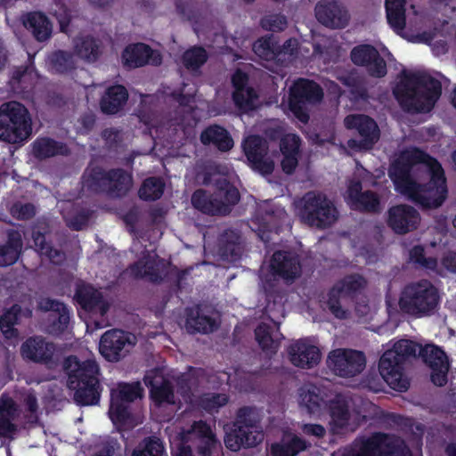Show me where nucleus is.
I'll list each match as a JSON object with an SVG mask.
<instances>
[{
	"mask_svg": "<svg viewBox=\"0 0 456 456\" xmlns=\"http://www.w3.org/2000/svg\"><path fill=\"white\" fill-rule=\"evenodd\" d=\"M393 94L405 112L428 113L441 96L442 84L426 72L403 71Z\"/></svg>",
	"mask_w": 456,
	"mask_h": 456,
	"instance_id": "f257e3e1",
	"label": "nucleus"
},
{
	"mask_svg": "<svg viewBox=\"0 0 456 456\" xmlns=\"http://www.w3.org/2000/svg\"><path fill=\"white\" fill-rule=\"evenodd\" d=\"M63 369L68 375L67 386L74 390V400L82 405L98 403L99 367L94 360L80 362L77 356L70 355L63 362Z\"/></svg>",
	"mask_w": 456,
	"mask_h": 456,
	"instance_id": "f03ea898",
	"label": "nucleus"
},
{
	"mask_svg": "<svg viewBox=\"0 0 456 456\" xmlns=\"http://www.w3.org/2000/svg\"><path fill=\"white\" fill-rule=\"evenodd\" d=\"M417 349L413 341L401 339L380 357L379 372L391 388L397 391H406L409 388L410 379L405 370L411 360L417 357Z\"/></svg>",
	"mask_w": 456,
	"mask_h": 456,
	"instance_id": "7ed1b4c3",
	"label": "nucleus"
},
{
	"mask_svg": "<svg viewBox=\"0 0 456 456\" xmlns=\"http://www.w3.org/2000/svg\"><path fill=\"white\" fill-rule=\"evenodd\" d=\"M83 186L95 194H106L113 199L126 196L133 184L132 174L124 168L105 170L95 166L87 168L82 176Z\"/></svg>",
	"mask_w": 456,
	"mask_h": 456,
	"instance_id": "20e7f679",
	"label": "nucleus"
},
{
	"mask_svg": "<svg viewBox=\"0 0 456 456\" xmlns=\"http://www.w3.org/2000/svg\"><path fill=\"white\" fill-rule=\"evenodd\" d=\"M430 179L428 183H415L406 197L423 210L440 208L448 197L447 181L441 163L434 158L428 163Z\"/></svg>",
	"mask_w": 456,
	"mask_h": 456,
	"instance_id": "39448f33",
	"label": "nucleus"
},
{
	"mask_svg": "<svg viewBox=\"0 0 456 456\" xmlns=\"http://www.w3.org/2000/svg\"><path fill=\"white\" fill-rule=\"evenodd\" d=\"M261 416L256 407L244 406L238 410L232 428L226 434L227 448L237 452L240 447H253L264 437L260 426Z\"/></svg>",
	"mask_w": 456,
	"mask_h": 456,
	"instance_id": "423d86ee",
	"label": "nucleus"
},
{
	"mask_svg": "<svg viewBox=\"0 0 456 456\" xmlns=\"http://www.w3.org/2000/svg\"><path fill=\"white\" fill-rule=\"evenodd\" d=\"M32 134V118L28 109L12 101L0 106V141L23 143Z\"/></svg>",
	"mask_w": 456,
	"mask_h": 456,
	"instance_id": "0eeeda50",
	"label": "nucleus"
},
{
	"mask_svg": "<svg viewBox=\"0 0 456 456\" xmlns=\"http://www.w3.org/2000/svg\"><path fill=\"white\" fill-rule=\"evenodd\" d=\"M299 210L301 219L309 226L319 229L330 227L338 218V210L323 193L308 191L303 199Z\"/></svg>",
	"mask_w": 456,
	"mask_h": 456,
	"instance_id": "6e6552de",
	"label": "nucleus"
},
{
	"mask_svg": "<svg viewBox=\"0 0 456 456\" xmlns=\"http://www.w3.org/2000/svg\"><path fill=\"white\" fill-rule=\"evenodd\" d=\"M323 95V89L317 82L299 77L289 87V109L300 122L306 124L310 119L309 107L320 103Z\"/></svg>",
	"mask_w": 456,
	"mask_h": 456,
	"instance_id": "1a4fd4ad",
	"label": "nucleus"
},
{
	"mask_svg": "<svg viewBox=\"0 0 456 456\" xmlns=\"http://www.w3.org/2000/svg\"><path fill=\"white\" fill-rule=\"evenodd\" d=\"M434 157L419 148H413L404 152L395 159L388 169V175L395 184V190L406 196L411 188L415 187L416 181L411 175L412 167L423 164L427 167Z\"/></svg>",
	"mask_w": 456,
	"mask_h": 456,
	"instance_id": "9d476101",
	"label": "nucleus"
},
{
	"mask_svg": "<svg viewBox=\"0 0 456 456\" xmlns=\"http://www.w3.org/2000/svg\"><path fill=\"white\" fill-rule=\"evenodd\" d=\"M436 287H404L399 298L401 310L414 316L433 314L439 303Z\"/></svg>",
	"mask_w": 456,
	"mask_h": 456,
	"instance_id": "9b49d317",
	"label": "nucleus"
},
{
	"mask_svg": "<svg viewBox=\"0 0 456 456\" xmlns=\"http://www.w3.org/2000/svg\"><path fill=\"white\" fill-rule=\"evenodd\" d=\"M348 130H355L359 139L351 140L350 146L360 151H370L378 142L380 130L377 122L365 114H350L344 119Z\"/></svg>",
	"mask_w": 456,
	"mask_h": 456,
	"instance_id": "f8f14e48",
	"label": "nucleus"
},
{
	"mask_svg": "<svg viewBox=\"0 0 456 456\" xmlns=\"http://www.w3.org/2000/svg\"><path fill=\"white\" fill-rule=\"evenodd\" d=\"M185 328L189 333L208 334L218 330L220 313L208 303H201L185 309Z\"/></svg>",
	"mask_w": 456,
	"mask_h": 456,
	"instance_id": "ddd939ff",
	"label": "nucleus"
},
{
	"mask_svg": "<svg viewBox=\"0 0 456 456\" xmlns=\"http://www.w3.org/2000/svg\"><path fill=\"white\" fill-rule=\"evenodd\" d=\"M327 364L337 376L354 378L365 369L366 357L362 351L338 348L329 354Z\"/></svg>",
	"mask_w": 456,
	"mask_h": 456,
	"instance_id": "4468645a",
	"label": "nucleus"
},
{
	"mask_svg": "<svg viewBox=\"0 0 456 456\" xmlns=\"http://www.w3.org/2000/svg\"><path fill=\"white\" fill-rule=\"evenodd\" d=\"M346 456H411L403 440L395 436L378 433L366 440L358 451Z\"/></svg>",
	"mask_w": 456,
	"mask_h": 456,
	"instance_id": "2eb2a0df",
	"label": "nucleus"
},
{
	"mask_svg": "<svg viewBox=\"0 0 456 456\" xmlns=\"http://www.w3.org/2000/svg\"><path fill=\"white\" fill-rule=\"evenodd\" d=\"M37 309L47 313L44 320V331L51 336L63 334L70 322L69 311L62 302L49 297H42L37 302Z\"/></svg>",
	"mask_w": 456,
	"mask_h": 456,
	"instance_id": "dca6fc26",
	"label": "nucleus"
},
{
	"mask_svg": "<svg viewBox=\"0 0 456 456\" xmlns=\"http://www.w3.org/2000/svg\"><path fill=\"white\" fill-rule=\"evenodd\" d=\"M142 395V388L139 382L121 383L117 389L111 390L110 408L109 414L114 423L125 425L130 418L127 404Z\"/></svg>",
	"mask_w": 456,
	"mask_h": 456,
	"instance_id": "f3484780",
	"label": "nucleus"
},
{
	"mask_svg": "<svg viewBox=\"0 0 456 456\" xmlns=\"http://www.w3.org/2000/svg\"><path fill=\"white\" fill-rule=\"evenodd\" d=\"M134 344V335L114 329L102 336L99 350L109 362H118L129 354Z\"/></svg>",
	"mask_w": 456,
	"mask_h": 456,
	"instance_id": "a211bd4d",
	"label": "nucleus"
},
{
	"mask_svg": "<svg viewBox=\"0 0 456 456\" xmlns=\"http://www.w3.org/2000/svg\"><path fill=\"white\" fill-rule=\"evenodd\" d=\"M73 298L81 309L101 317L106 315L114 302L110 293L95 287H77Z\"/></svg>",
	"mask_w": 456,
	"mask_h": 456,
	"instance_id": "6ab92c4d",
	"label": "nucleus"
},
{
	"mask_svg": "<svg viewBox=\"0 0 456 456\" xmlns=\"http://www.w3.org/2000/svg\"><path fill=\"white\" fill-rule=\"evenodd\" d=\"M169 266L162 259L151 256L147 251L136 262L129 265L124 274L134 280L145 279L151 282H159L167 275Z\"/></svg>",
	"mask_w": 456,
	"mask_h": 456,
	"instance_id": "aec40b11",
	"label": "nucleus"
},
{
	"mask_svg": "<svg viewBox=\"0 0 456 456\" xmlns=\"http://www.w3.org/2000/svg\"><path fill=\"white\" fill-rule=\"evenodd\" d=\"M352 62L364 67L368 75L375 78H382L387 73V62L377 48L369 44L354 46L350 53Z\"/></svg>",
	"mask_w": 456,
	"mask_h": 456,
	"instance_id": "412c9836",
	"label": "nucleus"
},
{
	"mask_svg": "<svg viewBox=\"0 0 456 456\" xmlns=\"http://www.w3.org/2000/svg\"><path fill=\"white\" fill-rule=\"evenodd\" d=\"M346 201L351 209L362 213H379L380 199L377 192L367 190L362 191L360 180H350L346 191Z\"/></svg>",
	"mask_w": 456,
	"mask_h": 456,
	"instance_id": "4be33fe9",
	"label": "nucleus"
},
{
	"mask_svg": "<svg viewBox=\"0 0 456 456\" xmlns=\"http://www.w3.org/2000/svg\"><path fill=\"white\" fill-rule=\"evenodd\" d=\"M184 433V441L191 443L200 456H211L221 444L211 428L204 421H194Z\"/></svg>",
	"mask_w": 456,
	"mask_h": 456,
	"instance_id": "5701e85b",
	"label": "nucleus"
},
{
	"mask_svg": "<svg viewBox=\"0 0 456 456\" xmlns=\"http://www.w3.org/2000/svg\"><path fill=\"white\" fill-rule=\"evenodd\" d=\"M417 356L421 357L432 370L431 380L439 387L444 386L447 381L449 362L444 351L434 345H427L422 347L416 344Z\"/></svg>",
	"mask_w": 456,
	"mask_h": 456,
	"instance_id": "b1692460",
	"label": "nucleus"
},
{
	"mask_svg": "<svg viewBox=\"0 0 456 456\" xmlns=\"http://www.w3.org/2000/svg\"><path fill=\"white\" fill-rule=\"evenodd\" d=\"M243 151L251 167L264 175L274 170V162L267 158L268 147L259 135H250L243 142Z\"/></svg>",
	"mask_w": 456,
	"mask_h": 456,
	"instance_id": "393cba45",
	"label": "nucleus"
},
{
	"mask_svg": "<svg viewBox=\"0 0 456 456\" xmlns=\"http://www.w3.org/2000/svg\"><path fill=\"white\" fill-rule=\"evenodd\" d=\"M314 11L317 20L327 28H344L350 20L346 8L334 0L319 2Z\"/></svg>",
	"mask_w": 456,
	"mask_h": 456,
	"instance_id": "a878e982",
	"label": "nucleus"
},
{
	"mask_svg": "<svg viewBox=\"0 0 456 456\" xmlns=\"http://www.w3.org/2000/svg\"><path fill=\"white\" fill-rule=\"evenodd\" d=\"M419 213L409 205H395L389 208L387 224L397 234H405L417 229Z\"/></svg>",
	"mask_w": 456,
	"mask_h": 456,
	"instance_id": "bb28decb",
	"label": "nucleus"
},
{
	"mask_svg": "<svg viewBox=\"0 0 456 456\" xmlns=\"http://www.w3.org/2000/svg\"><path fill=\"white\" fill-rule=\"evenodd\" d=\"M248 75L237 69L232 76V101L235 106L241 111L248 112L256 109V100L258 98L256 91L248 86Z\"/></svg>",
	"mask_w": 456,
	"mask_h": 456,
	"instance_id": "cd10ccee",
	"label": "nucleus"
},
{
	"mask_svg": "<svg viewBox=\"0 0 456 456\" xmlns=\"http://www.w3.org/2000/svg\"><path fill=\"white\" fill-rule=\"evenodd\" d=\"M271 269L275 276L286 281H293L301 274V264L298 255L289 250H277L273 253Z\"/></svg>",
	"mask_w": 456,
	"mask_h": 456,
	"instance_id": "c85d7f7f",
	"label": "nucleus"
},
{
	"mask_svg": "<svg viewBox=\"0 0 456 456\" xmlns=\"http://www.w3.org/2000/svg\"><path fill=\"white\" fill-rule=\"evenodd\" d=\"M55 349L53 342L42 336H33L21 344L20 354L25 360L47 364L52 362Z\"/></svg>",
	"mask_w": 456,
	"mask_h": 456,
	"instance_id": "c756f323",
	"label": "nucleus"
},
{
	"mask_svg": "<svg viewBox=\"0 0 456 456\" xmlns=\"http://www.w3.org/2000/svg\"><path fill=\"white\" fill-rule=\"evenodd\" d=\"M144 383L150 387L151 396L155 403H175V395L170 381L159 370H151L144 376Z\"/></svg>",
	"mask_w": 456,
	"mask_h": 456,
	"instance_id": "7c9ffc66",
	"label": "nucleus"
},
{
	"mask_svg": "<svg viewBox=\"0 0 456 456\" xmlns=\"http://www.w3.org/2000/svg\"><path fill=\"white\" fill-rule=\"evenodd\" d=\"M288 354L291 363L303 369L313 368L321 359L319 348L304 339L292 343L288 347Z\"/></svg>",
	"mask_w": 456,
	"mask_h": 456,
	"instance_id": "2f4dec72",
	"label": "nucleus"
},
{
	"mask_svg": "<svg viewBox=\"0 0 456 456\" xmlns=\"http://www.w3.org/2000/svg\"><path fill=\"white\" fill-rule=\"evenodd\" d=\"M256 339L267 354H275L281 340L284 338L276 322H261L255 330Z\"/></svg>",
	"mask_w": 456,
	"mask_h": 456,
	"instance_id": "473e14b6",
	"label": "nucleus"
},
{
	"mask_svg": "<svg viewBox=\"0 0 456 456\" xmlns=\"http://www.w3.org/2000/svg\"><path fill=\"white\" fill-rule=\"evenodd\" d=\"M128 91L122 85H113L106 88L100 99V110L105 115L120 112L128 100Z\"/></svg>",
	"mask_w": 456,
	"mask_h": 456,
	"instance_id": "72a5a7b5",
	"label": "nucleus"
},
{
	"mask_svg": "<svg viewBox=\"0 0 456 456\" xmlns=\"http://www.w3.org/2000/svg\"><path fill=\"white\" fill-rule=\"evenodd\" d=\"M33 157L45 160L56 156H68L70 150L65 142H59L48 136H38L30 144Z\"/></svg>",
	"mask_w": 456,
	"mask_h": 456,
	"instance_id": "f704fd0d",
	"label": "nucleus"
},
{
	"mask_svg": "<svg viewBox=\"0 0 456 456\" xmlns=\"http://www.w3.org/2000/svg\"><path fill=\"white\" fill-rule=\"evenodd\" d=\"M356 293V287H332L323 303L329 310L339 319L346 318L345 307Z\"/></svg>",
	"mask_w": 456,
	"mask_h": 456,
	"instance_id": "c9c22d12",
	"label": "nucleus"
},
{
	"mask_svg": "<svg viewBox=\"0 0 456 456\" xmlns=\"http://www.w3.org/2000/svg\"><path fill=\"white\" fill-rule=\"evenodd\" d=\"M200 140L203 145H214L218 151L227 152L232 149L234 142L230 133L220 125H210L202 130Z\"/></svg>",
	"mask_w": 456,
	"mask_h": 456,
	"instance_id": "e433bc0d",
	"label": "nucleus"
},
{
	"mask_svg": "<svg viewBox=\"0 0 456 456\" xmlns=\"http://www.w3.org/2000/svg\"><path fill=\"white\" fill-rule=\"evenodd\" d=\"M24 27L32 33L38 42L48 40L53 32V24L48 17L40 12H28L22 19Z\"/></svg>",
	"mask_w": 456,
	"mask_h": 456,
	"instance_id": "4c0bfd02",
	"label": "nucleus"
},
{
	"mask_svg": "<svg viewBox=\"0 0 456 456\" xmlns=\"http://www.w3.org/2000/svg\"><path fill=\"white\" fill-rule=\"evenodd\" d=\"M20 415L17 403L9 396L2 395L0 398V436L12 437L16 431L12 423Z\"/></svg>",
	"mask_w": 456,
	"mask_h": 456,
	"instance_id": "58836bf2",
	"label": "nucleus"
},
{
	"mask_svg": "<svg viewBox=\"0 0 456 456\" xmlns=\"http://www.w3.org/2000/svg\"><path fill=\"white\" fill-rule=\"evenodd\" d=\"M23 247L21 234L19 231L10 229L7 231V240L0 245V266H9L17 262Z\"/></svg>",
	"mask_w": 456,
	"mask_h": 456,
	"instance_id": "ea45409f",
	"label": "nucleus"
},
{
	"mask_svg": "<svg viewBox=\"0 0 456 456\" xmlns=\"http://www.w3.org/2000/svg\"><path fill=\"white\" fill-rule=\"evenodd\" d=\"M153 54L151 46L143 43L127 45L122 52L123 65L129 69L140 68L146 65Z\"/></svg>",
	"mask_w": 456,
	"mask_h": 456,
	"instance_id": "a19ab883",
	"label": "nucleus"
},
{
	"mask_svg": "<svg viewBox=\"0 0 456 456\" xmlns=\"http://www.w3.org/2000/svg\"><path fill=\"white\" fill-rule=\"evenodd\" d=\"M31 316L32 311L29 308L22 309L20 305L15 304L0 316V330L6 338H17L19 331L14 326L19 323L21 317Z\"/></svg>",
	"mask_w": 456,
	"mask_h": 456,
	"instance_id": "79ce46f5",
	"label": "nucleus"
},
{
	"mask_svg": "<svg viewBox=\"0 0 456 456\" xmlns=\"http://www.w3.org/2000/svg\"><path fill=\"white\" fill-rule=\"evenodd\" d=\"M241 236L239 232L226 229L218 239L219 254L225 259L235 262L241 256Z\"/></svg>",
	"mask_w": 456,
	"mask_h": 456,
	"instance_id": "37998d69",
	"label": "nucleus"
},
{
	"mask_svg": "<svg viewBox=\"0 0 456 456\" xmlns=\"http://www.w3.org/2000/svg\"><path fill=\"white\" fill-rule=\"evenodd\" d=\"M215 197L218 206V212L221 216L230 214L232 208L236 205L240 199L238 189L227 181H224L218 186L215 192Z\"/></svg>",
	"mask_w": 456,
	"mask_h": 456,
	"instance_id": "c03bdc74",
	"label": "nucleus"
},
{
	"mask_svg": "<svg viewBox=\"0 0 456 456\" xmlns=\"http://www.w3.org/2000/svg\"><path fill=\"white\" fill-rule=\"evenodd\" d=\"M406 0H386L385 8L389 26L400 33L406 26Z\"/></svg>",
	"mask_w": 456,
	"mask_h": 456,
	"instance_id": "a18cd8bd",
	"label": "nucleus"
},
{
	"mask_svg": "<svg viewBox=\"0 0 456 456\" xmlns=\"http://www.w3.org/2000/svg\"><path fill=\"white\" fill-rule=\"evenodd\" d=\"M299 404L310 414L319 412L325 403L319 387L313 384H306L298 389Z\"/></svg>",
	"mask_w": 456,
	"mask_h": 456,
	"instance_id": "49530a36",
	"label": "nucleus"
},
{
	"mask_svg": "<svg viewBox=\"0 0 456 456\" xmlns=\"http://www.w3.org/2000/svg\"><path fill=\"white\" fill-rule=\"evenodd\" d=\"M32 239L40 255L47 257L55 265H61L66 260V254L53 247L51 242L46 240L45 235L40 232H33Z\"/></svg>",
	"mask_w": 456,
	"mask_h": 456,
	"instance_id": "de8ad7c7",
	"label": "nucleus"
},
{
	"mask_svg": "<svg viewBox=\"0 0 456 456\" xmlns=\"http://www.w3.org/2000/svg\"><path fill=\"white\" fill-rule=\"evenodd\" d=\"M253 52L261 59L271 61L280 60L281 46L271 36L256 40L252 46Z\"/></svg>",
	"mask_w": 456,
	"mask_h": 456,
	"instance_id": "09e8293b",
	"label": "nucleus"
},
{
	"mask_svg": "<svg viewBox=\"0 0 456 456\" xmlns=\"http://www.w3.org/2000/svg\"><path fill=\"white\" fill-rule=\"evenodd\" d=\"M75 52L81 59L88 62H94L101 55V45L94 37L86 36L76 42Z\"/></svg>",
	"mask_w": 456,
	"mask_h": 456,
	"instance_id": "8fccbe9b",
	"label": "nucleus"
},
{
	"mask_svg": "<svg viewBox=\"0 0 456 456\" xmlns=\"http://www.w3.org/2000/svg\"><path fill=\"white\" fill-rule=\"evenodd\" d=\"M191 200L193 208L201 213L210 216L219 215L215 193L208 194L205 190L198 189L192 193Z\"/></svg>",
	"mask_w": 456,
	"mask_h": 456,
	"instance_id": "3c124183",
	"label": "nucleus"
},
{
	"mask_svg": "<svg viewBox=\"0 0 456 456\" xmlns=\"http://www.w3.org/2000/svg\"><path fill=\"white\" fill-rule=\"evenodd\" d=\"M330 410L332 421L336 426L343 428L348 423L350 419L349 401L346 396L337 395L330 401Z\"/></svg>",
	"mask_w": 456,
	"mask_h": 456,
	"instance_id": "603ef678",
	"label": "nucleus"
},
{
	"mask_svg": "<svg viewBox=\"0 0 456 456\" xmlns=\"http://www.w3.org/2000/svg\"><path fill=\"white\" fill-rule=\"evenodd\" d=\"M50 66L58 74H67L76 69L74 54L64 50L54 51L49 56Z\"/></svg>",
	"mask_w": 456,
	"mask_h": 456,
	"instance_id": "864d4df0",
	"label": "nucleus"
},
{
	"mask_svg": "<svg viewBox=\"0 0 456 456\" xmlns=\"http://www.w3.org/2000/svg\"><path fill=\"white\" fill-rule=\"evenodd\" d=\"M165 183L159 177L146 178L138 191L140 199L145 201H154L160 199L164 193Z\"/></svg>",
	"mask_w": 456,
	"mask_h": 456,
	"instance_id": "5fc2aeb1",
	"label": "nucleus"
},
{
	"mask_svg": "<svg viewBox=\"0 0 456 456\" xmlns=\"http://www.w3.org/2000/svg\"><path fill=\"white\" fill-rule=\"evenodd\" d=\"M208 54L202 46H192L187 49L182 57L183 66L191 71L199 70L208 61Z\"/></svg>",
	"mask_w": 456,
	"mask_h": 456,
	"instance_id": "6e6d98bb",
	"label": "nucleus"
},
{
	"mask_svg": "<svg viewBox=\"0 0 456 456\" xmlns=\"http://www.w3.org/2000/svg\"><path fill=\"white\" fill-rule=\"evenodd\" d=\"M164 445L159 438L155 436L144 438L134 450L132 456H163Z\"/></svg>",
	"mask_w": 456,
	"mask_h": 456,
	"instance_id": "4d7b16f0",
	"label": "nucleus"
},
{
	"mask_svg": "<svg viewBox=\"0 0 456 456\" xmlns=\"http://www.w3.org/2000/svg\"><path fill=\"white\" fill-rule=\"evenodd\" d=\"M301 138L296 134H284L279 143L281 155L300 156Z\"/></svg>",
	"mask_w": 456,
	"mask_h": 456,
	"instance_id": "13d9d810",
	"label": "nucleus"
},
{
	"mask_svg": "<svg viewBox=\"0 0 456 456\" xmlns=\"http://www.w3.org/2000/svg\"><path fill=\"white\" fill-rule=\"evenodd\" d=\"M227 403L228 396L225 394L208 393L200 398V405L208 411L217 410Z\"/></svg>",
	"mask_w": 456,
	"mask_h": 456,
	"instance_id": "bf43d9fd",
	"label": "nucleus"
},
{
	"mask_svg": "<svg viewBox=\"0 0 456 456\" xmlns=\"http://www.w3.org/2000/svg\"><path fill=\"white\" fill-rule=\"evenodd\" d=\"M261 26L264 29L272 32H281L286 29L288 20L281 13L271 14L261 20Z\"/></svg>",
	"mask_w": 456,
	"mask_h": 456,
	"instance_id": "052dcab7",
	"label": "nucleus"
},
{
	"mask_svg": "<svg viewBox=\"0 0 456 456\" xmlns=\"http://www.w3.org/2000/svg\"><path fill=\"white\" fill-rule=\"evenodd\" d=\"M22 402L25 410L24 417L27 422L37 423L38 420V405L36 395L32 392H28L24 394Z\"/></svg>",
	"mask_w": 456,
	"mask_h": 456,
	"instance_id": "680f3d73",
	"label": "nucleus"
},
{
	"mask_svg": "<svg viewBox=\"0 0 456 456\" xmlns=\"http://www.w3.org/2000/svg\"><path fill=\"white\" fill-rule=\"evenodd\" d=\"M410 260L428 269H434L437 264L436 258L425 256V250L421 245H416L410 250Z\"/></svg>",
	"mask_w": 456,
	"mask_h": 456,
	"instance_id": "e2e57ef3",
	"label": "nucleus"
},
{
	"mask_svg": "<svg viewBox=\"0 0 456 456\" xmlns=\"http://www.w3.org/2000/svg\"><path fill=\"white\" fill-rule=\"evenodd\" d=\"M92 215L91 209L81 208L69 219L68 226L74 231H81L87 226Z\"/></svg>",
	"mask_w": 456,
	"mask_h": 456,
	"instance_id": "0e129e2a",
	"label": "nucleus"
},
{
	"mask_svg": "<svg viewBox=\"0 0 456 456\" xmlns=\"http://www.w3.org/2000/svg\"><path fill=\"white\" fill-rule=\"evenodd\" d=\"M36 212V207L32 203L16 202L11 208L12 216L21 221L32 219Z\"/></svg>",
	"mask_w": 456,
	"mask_h": 456,
	"instance_id": "69168bd1",
	"label": "nucleus"
},
{
	"mask_svg": "<svg viewBox=\"0 0 456 456\" xmlns=\"http://www.w3.org/2000/svg\"><path fill=\"white\" fill-rule=\"evenodd\" d=\"M93 456H122V448L116 439L110 438L99 445Z\"/></svg>",
	"mask_w": 456,
	"mask_h": 456,
	"instance_id": "338daca9",
	"label": "nucleus"
},
{
	"mask_svg": "<svg viewBox=\"0 0 456 456\" xmlns=\"http://www.w3.org/2000/svg\"><path fill=\"white\" fill-rule=\"evenodd\" d=\"M298 160H299V156L289 155V154L282 155V159L281 160V170L286 175L294 174L298 166Z\"/></svg>",
	"mask_w": 456,
	"mask_h": 456,
	"instance_id": "774afa93",
	"label": "nucleus"
}]
</instances>
